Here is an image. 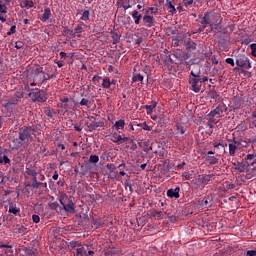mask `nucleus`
Segmentation results:
<instances>
[{
	"label": "nucleus",
	"instance_id": "29",
	"mask_svg": "<svg viewBox=\"0 0 256 256\" xmlns=\"http://www.w3.org/2000/svg\"><path fill=\"white\" fill-rule=\"evenodd\" d=\"M240 42L242 45H249V43H253V39L251 36H242Z\"/></svg>",
	"mask_w": 256,
	"mask_h": 256
},
{
	"label": "nucleus",
	"instance_id": "50",
	"mask_svg": "<svg viewBox=\"0 0 256 256\" xmlns=\"http://www.w3.org/2000/svg\"><path fill=\"white\" fill-rule=\"evenodd\" d=\"M50 209H52V211H57V209L59 208V203L57 202H52L49 204Z\"/></svg>",
	"mask_w": 256,
	"mask_h": 256
},
{
	"label": "nucleus",
	"instance_id": "11",
	"mask_svg": "<svg viewBox=\"0 0 256 256\" xmlns=\"http://www.w3.org/2000/svg\"><path fill=\"white\" fill-rule=\"evenodd\" d=\"M180 191H181L180 187H176L175 189L171 188V189L167 190L166 195H167V197H170V199H179Z\"/></svg>",
	"mask_w": 256,
	"mask_h": 256
},
{
	"label": "nucleus",
	"instance_id": "1",
	"mask_svg": "<svg viewBox=\"0 0 256 256\" xmlns=\"http://www.w3.org/2000/svg\"><path fill=\"white\" fill-rule=\"evenodd\" d=\"M221 21L223 19L221 18V14L217 12H206L204 16L200 20V27L198 29L199 33H202L203 31H218L221 33L222 25Z\"/></svg>",
	"mask_w": 256,
	"mask_h": 256
},
{
	"label": "nucleus",
	"instance_id": "22",
	"mask_svg": "<svg viewBox=\"0 0 256 256\" xmlns=\"http://www.w3.org/2000/svg\"><path fill=\"white\" fill-rule=\"evenodd\" d=\"M221 113H223V108L217 106L214 110L210 111L207 117H215L216 115H221Z\"/></svg>",
	"mask_w": 256,
	"mask_h": 256
},
{
	"label": "nucleus",
	"instance_id": "42",
	"mask_svg": "<svg viewBox=\"0 0 256 256\" xmlns=\"http://www.w3.org/2000/svg\"><path fill=\"white\" fill-rule=\"evenodd\" d=\"M137 81H143V75L137 74L132 77V82L137 83Z\"/></svg>",
	"mask_w": 256,
	"mask_h": 256
},
{
	"label": "nucleus",
	"instance_id": "23",
	"mask_svg": "<svg viewBox=\"0 0 256 256\" xmlns=\"http://www.w3.org/2000/svg\"><path fill=\"white\" fill-rule=\"evenodd\" d=\"M89 26L85 25V24H78L75 27V31L76 33H85V31H89Z\"/></svg>",
	"mask_w": 256,
	"mask_h": 256
},
{
	"label": "nucleus",
	"instance_id": "6",
	"mask_svg": "<svg viewBox=\"0 0 256 256\" xmlns=\"http://www.w3.org/2000/svg\"><path fill=\"white\" fill-rule=\"evenodd\" d=\"M187 43V34L178 33L176 38L172 39L173 47H182Z\"/></svg>",
	"mask_w": 256,
	"mask_h": 256
},
{
	"label": "nucleus",
	"instance_id": "26",
	"mask_svg": "<svg viewBox=\"0 0 256 256\" xmlns=\"http://www.w3.org/2000/svg\"><path fill=\"white\" fill-rule=\"evenodd\" d=\"M45 115L49 118V119H53V117H55V115H57V112L55 111V109H51V108H46L44 110Z\"/></svg>",
	"mask_w": 256,
	"mask_h": 256
},
{
	"label": "nucleus",
	"instance_id": "25",
	"mask_svg": "<svg viewBox=\"0 0 256 256\" xmlns=\"http://www.w3.org/2000/svg\"><path fill=\"white\" fill-rule=\"evenodd\" d=\"M113 128L116 129V131H119V129H125V120L120 119L116 121Z\"/></svg>",
	"mask_w": 256,
	"mask_h": 256
},
{
	"label": "nucleus",
	"instance_id": "13",
	"mask_svg": "<svg viewBox=\"0 0 256 256\" xmlns=\"http://www.w3.org/2000/svg\"><path fill=\"white\" fill-rule=\"evenodd\" d=\"M165 7L170 15H177V8H175V5H173L171 0H166Z\"/></svg>",
	"mask_w": 256,
	"mask_h": 256
},
{
	"label": "nucleus",
	"instance_id": "55",
	"mask_svg": "<svg viewBox=\"0 0 256 256\" xmlns=\"http://www.w3.org/2000/svg\"><path fill=\"white\" fill-rule=\"evenodd\" d=\"M26 173H27V175H30L31 177H37V170H35V169H30Z\"/></svg>",
	"mask_w": 256,
	"mask_h": 256
},
{
	"label": "nucleus",
	"instance_id": "56",
	"mask_svg": "<svg viewBox=\"0 0 256 256\" xmlns=\"http://www.w3.org/2000/svg\"><path fill=\"white\" fill-rule=\"evenodd\" d=\"M219 147H223L225 149V147H227V143H214L215 149H219Z\"/></svg>",
	"mask_w": 256,
	"mask_h": 256
},
{
	"label": "nucleus",
	"instance_id": "53",
	"mask_svg": "<svg viewBox=\"0 0 256 256\" xmlns=\"http://www.w3.org/2000/svg\"><path fill=\"white\" fill-rule=\"evenodd\" d=\"M208 121L212 123V125H217L219 123V120L215 119V116H207Z\"/></svg>",
	"mask_w": 256,
	"mask_h": 256
},
{
	"label": "nucleus",
	"instance_id": "40",
	"mask_svg": "<svg viewBox=\"0 0 256 256\" xmlns=\"http://www.w3.org/2000/svg\"><path fill=\"white\" fill-rule=\"evenodd\" d=\"M59 107L60 109H64L65 110V113H67V111H69L72 107L71 104L68 103H65V104H59Z\"/></svg>",
	"mask_w": 256,
	"mask_h": 256
},
{
	"label": "nucleus",
	"instance_id": "41",
	"mask_svg": "<svg viewBox=\"0 0 256 256\" xmlns=\"http://www.w3.org/2000/svg\"><path fill=\"white\" fill-rule=\"evenodd\" d=\"M15 106H17V102H15V101L7 102L4 104V107L8 110L13 109V107H15Z\"/></svg>",
	"mask_w": 256,
	"mask_h": 256
},
{
	"label": "nucleus",
	"instance_id": "34",
	"mask_svg": "<svg viewBox=\"0 0 256 256\" xmlns=\"http://www.w3.org/2000/svg\"><path fill=\"white\" fill-rule=\"evenodd\" d=\"M24 253L26 256H37V249L32 250L31 248H25Z\"/></svg>",
	"mask_w": 256,
	"mask_h": 256
},
{
	"label": "nucleus",
	"instance_id": "9",
	"mask_svg": "<svg viewBox=\"0 0 256 256\" xmlns=\"http://www.w3.org/2000/svg\"><path fill=\"white\" fill-rule=\"evenodd\" d=\"M229 155L230 157H235V153H237V149H239V145L237 144V138H233L229 140Z\"/></svg>",
	"mask_w": 256,
	"mask_h": 256
},
{
	"label": "nucleus",
	"instance_id": "28",
	"mask_svg": "<svg viewBox=\"0 0 256 256\" xmlns=\"http://www.w3.org/2000/svg\"><path fill=\"white\" fill-rule=\"evenodd\" d=\"M11 163V159L5 154H0V164L1 165H9Z\"/></svg>",
	"mask_w": 256,
	"mask_h": 256
},
{
	"label": "nucleus",
	"instance_id": "16",
	"mask_svg": "<svg viewBox=\"0 0 256 256\" xmlns=\"http://www.w3.org/2000/svg\"><path fill=\"white\" fill-rule=\"evenodd\" d=\"M143 23H144L145 27H153V25L155 24V21L153 20L152 16L144 15Z\"/></svg>",
	"mask_w": 256,
	"mask_h": 256
},
{
	"label": "nucleus",
	"instance_id": "35",
	"mask_svg": "<svg viewBox=\"0 0 256 256\" xmlns=\"http://www.w3.org/2000/svg\"><path fill=\"white\" fill-rule=\"evenodd\" d=\"M81 245L82 244L79 241H71L69 243L68 247H69V249H74V251H75V249H78V247H80Z\"/></svg>",
	"mask_w": 256,
	"mask_h": 256
},
{
	"label": "nucleus",
	"instance_id": "24",
	"mask_svg": "<svg viewBox=\"0 0 256 256\" xmlns=\"http://www.w3.org/2000/svg\"><path fill=\"white\" fill-rule=\"evenodd\" d=\"M21 7H24L25 9H31L35 7V3L33 2V0H23Z\"/></svg>",
	"mask_w": 256,
	"mask_h": 256
},
{
	"label": "nucleus",
	"instance_id": "2",
	"mask_svg": "<svg viewBox=\"0 0 256 256\" xmlns=\"http://www.w3.org/2000/svg\"><path fill=\"white\" fill-rule=\"evenodd\" d=\"M35 131H37L35 127L31 126H23L22 128H20L19 139L21 140V142H18L19 145H23V141H26V139H28V141H33V135H35Z\"/></svg>",
	"mask_w": 256,
	"mask_h": 256
},
{
	"label": "nucleus",
	"instance_id": "18",
	"mask_svg": "<svg viewBox=\"0 0 256 256\" xmlns=\"http://www.w3.org/2000/svg\"><path fill=\"white\" fill-rule=\"evenodd\" d=\"M186 47V50L188 51H195L197 49V43L191 41V40H187L186 43L184 44Z\"/></svg>",
	"mask_w": 256,
	"mask_h": 256
},
{
	"label": "nucleus",
	"instance_id": "38",
	"mask_svg": "<svg viewBox=\"0 0 256 256\" xmlns=\"http://www.w3.org/2000/svg\"><path fill=\"white\" fill-rule=\"evenodd\" d=\"M91 15V12L89 10H85L82 13V17L80 18L81 21H89V17Z\"/></svg>",
	"mask_w": 256,
	"mask_h": 256
},
{
	"label": "nucleus",
	"instance_id": "7",
	"mask_svg": "<svg viewBox=\"0 0 256 256\" xmlns=\"http://www.w3.org/2000/svg\"><path fill=\"white\" fill-rule=\"evenodd\" d=\"M237 67H241L242 69H251V62L247 56H239L236 59Z\"/></svg>",
	"mask_w": 256,
	"mask_h": 256
},
{
	"label": "nucleus",
	"instance_id": "52",
	"mask_svg": "<svg viewBox=\"0 0 256 256\" xmlns=\"http://www.w3.org/2000/svg\"><path fill=\"white\" fill-rule=\"evenodd\" d=\"M182 178L184 181H191V174H189V172H184Z\"/></svg>",
	"mask_w": 256,
	"mask_h": 256
},
{
	"label": "nucleus",
	"instance_id": "45",
	"mask_svg": "<svg viewBox=\"0 0 256 256\" xmlns=\"http://www.w3.org/2000/svg\"><path fill=\"white\" fill-rule=\"evenodd\" d=\"M89 163H99V157L97 155H90Z\"/></svg>",
	"mask_w": 256,
	"mask_h": 256
},
{
	"label": "nucleus",
	"instance_id": "21",
	"mask_svg": "<svg viewBox=\"0 0 256 256\" xmlns=\"http://www.w3.org/2000/svg\"><path fill=\"white\" fill-rule=\"evenodd\" d=\"M87 249H85V245H81L80 247L75 249L74 256H84Z\"/></svg>",
	"mask_w": 256,
	"mask_h": 256
},
{
	"label": "nucleus",
	"instance_id": "19",
	"mask_svg": "<svg viewBox=\"0 0 256 256\" xmlns=\"http://www.w3.org/2000/svg\"><path fill=\"white\" fill-rule=\"evenodd\" d=\"M123 136L119 135V133L114 132L110 138V141L116 143V145H121V139Z\"/></svg>",
	"mask_w": 256,
	"mask_h": 256
},
{
	"label": "nucleus",
	"instance_id": "58",
	"mask_svg": "<svg viewBox=\"0 0 256 256\" xmlns=\"http://www.w3.org/2000/svg\"><path fill=\"white\" fill-rule=\"evenodd\" d=\"M92 81L95 85H97V83H99V81H101V76L99 75H94V77L92 78Z\"/></svg>",
	"mask_w": 256,
	"mask_h": 256
},
{
	"label": "nucleus",
	"instance_id": "60",
	"mask_svg": "<svg viewBox=\"0 0 256 256\" xmlns=\"http://www.w3.org/2000/svg\"><path fill=\"white\" fill-rule=\"evenodd\" d=\"M32 221L33 223H39V221H41V218L39 217V215H32Z\"/></svg>",
	"mask_w": 256,
	"mask_h": 256
},
{
	"label": "nucleus",
	"instance_id": "43",
	"mask_svg": "<svg viewBox=\"0 0 256 256\" xmlns=\"http://www.w3.org/2000/svg\"><path fill=\"white\" fill-rule=\"evenodd\" d=\"M43 75V78L42 80L40 81V84L43 85V83H47V81H49V79H53L51 76L45 74V73H42Z\"/></svg>",
	"mask_w": 256,
	"mask_h": 256
},
{
	"label": "nucleus",
	"instance_id": "39",
	"mask_svg": "<svg viewBox=\"0 0 256 256\" xmlns=\"http://www.w3.org/2000/svg\"><path fill=\"white\" fill-rule=\"evenodd\" d=\"M237 131H247V123L242 122L240 124L237 125L236 127Z\"/></svg>",
	"mask_w": 256,
	"mask_h": 256
},
{
	"label": "nucleus",
	"instance_id": "49",
	"mask_svg": "<svg viewBox=\"0 0 256 256\" xmlns=\"http://www.w3.org/2000/svg\"><path fill=\"white\" fill-rule=\"evenodd\" d=\"M177 131L180 132V135H185V133L187 132V129L184 128L182 125H178Z\"/></svg>",
	"mask_w": 256,
	"mask_h": 256
},
{
	"label": "nucleus",
	"instance_id": "57",
	"mask_svg": "<svg viewBox=\"0 0 256 256\" xmlns=\"http://www.w3.org/2000/svg\"><path fill=\"white\" fill-rule=\"evenodd\" d=\"M125 187H126V189H127V187H128L130 193H133V184H131V182L126 181V182H125Z\"/></svg>",
	"mask_w": 256,
	"mask_h": 256
},
{
	"label": "nucleus",
	"instance_id": "63",
	"mask_svg": "<svg viewBox=\"0 0 256 256\" xmlns=\"http://www.w3.org/2000/svg\"><path fill=\"white\" fill-rule=\"evenodd\" d=\"M183 5L185 7H189V6L193 5V0H183Z\"/></svg>",
	"mask_w": 256,
	"mask_h": 256
},
{
	"label": "nucleus",
	"instance_id": "44",
	"mask_svg": "<svg viewBox=\"0 0 256 256\" xmlns=\"http://www.w3.org/2000/svg\"><path fill=\"white\" fill-rule=\"evenodd\" d=\"M144 145H145V147H144L143 151L145 153H149V151H153V146H149V142L145 141Z\"/></svg>",
	"mask_w": 256,
	"mask_h": 256
},
{
	"label": "nucleus",
	"instance_id": "4",
	"mask_svg": "<svg viewBox=\"0 0 256 256\" xmlns=\"http://www.w3.org/2000/svg\"><path fill=\"white\" fill-rule=\"evenodd\" d=\"M190 75L192 76L189 81L191 85V90L194 91V93H199V91H201V82L199 81V77H201V72L195 74V72L191 71Z\"/></svg>",
	"mask_w": 256,
	"mask_h": 256
},
{
	"label": "nucleus",
	"instance_id": "14",
	"mask_svg": "<svg viewBox=\"0 0 256 256\" xmlns=\"http://www.w3.org/2000/svg\"><path fill=\"white\" fill-rule=\"evenodd\" d=\"M236 142H237V145H238V149H243V148H246L250 145L249 139L244 140L242 136L236 138Z\"/></svg>",
	"mask_w": 256,
	"mask_h": 256
},
{
	"label": "nucleus",
	"instance_id": "3",
	"mask_svg": "<svg viewBox=\"0 0 256 256\" xmlns=\"http://www.w3.org/2000/svg\"><path fill=\"white\" fill-rule=\"evenodd\" d=\"M59 201L62 209H64L66 213H75V203L71 198H69V196H67V194H62Z\"/></svg>",
	"mask_w": 256,
	"mask_h": 256
},
{
	"label": "nucleus",
	"instance_id": "12",
	"mask_svg": "<svg viewBox=\"0 0 256 256\" xmlns=\"http://www.w3.org/2000/svg\"><path fill=\"white\" fill-rule=\"evenodd\" d=\"M51 16V8L47 7L44 9V12L40 17V21H42V23H46V21H49L51 19Z\"/></svg>",
	"mask_w": 256,
	"mask_h": 256
},
{
	"label": "nucleus",
	"instance_id": "61",
	"mask_svg": "<svg viewBox=\"0 0 256 256\" xmlns=\"http://www.w3.org/2000/svg\"><path fill=\"white\" fill-rule=\"evenodd\" d=\"M41 187V182L37 181V182H32V188L33 189H40Z\"/></svg>",
	"mask_w": 256,
	"mask_h": 256
},
{
	"label": "nucleus",
	"instance_id": "48",
	"mask_svg": "<svg viewBox=\"0 0 256 256\" xmlns=\"http://www.w3.org/2000/svg\"><path fill=\"white\" fill-rule=\"evenodd\" d=\"M80 105L81 107H89V99L82 98V100L80 101Z\"/></svg>",
	"mask_w": 256,
	"mask_h": 256
},
{
	"label": "nucleus",
	"instance_id": "27",
	"mask_svg": "<svg viewBox=\"0 0 256 256\" xmlns=\"http://www.w3.org/2000/svg\"><path fill=\"white\" fill-rule=\"evenodd\" d=\"M215 177L214 174H208L203 176L202 178H199L200 183H203V185H207V183H209V181H211V178Z\"/></svg>",
	"mask_w": 256,
	"mask_h": 256
},
{
	"label": "nucleus",
	"instance_id": "31",
	"mask_svg": "<svg viewBox=\"0 0 256 256\" xmlns=\"http://www.w3.org/2000/svg\"><path fill=\"white\" fill-rule=\"evenodd\" d=\"M131 1L130 0H120V5L127 11V9H131Z\"/></svg>",
	"mask_w": 256,
	"mask_h": 256
},
{
	"label": "nucleus",
	"instance_id": "30",
	"mask_svg": "<svg viewBox=\"0 0 256 256\" xmlns=\"http://www.w3.org/2000/svg\"><path fill=\"white\" fill-rule=\"evenodd\" d=\"M103 89H110L111 88V78L105 77L102 81Z\"/></svg>",
	"mask_w": 256,
	"mask_h": 256
},
{
	"label": "nucleus",
	"instance_id": "20",
	"mask_svg": "<svg viewBox=\"0 0 256 256\" xmlns=\"http://www.w3.org/2000/svg\"><path fill=\"white\" fill-rule=\"evenodd\" d=\"M132 17L136 25H139V23L141 22V19H143V15H141V13H139V11L137 10L132 12Z\"/></svg>",
	"mask_w": 256,
	"mask_h": 256
},
{
	"label": "nucleus",
	"instance_id": "62",
	"mask_svg": "<svg viewBox=\"0 0 256 256\" xmlns=\"http://www.w3.org/2000/svg\"><path fill=\"white\" fill-rule=\"evenodd\" d=\"M106 168L108 170H110V172H113V171H115V164L109 163V164L106 165Z\"/></svg>",
	"mask_w": 256,
	"mask_h": 256
},
{
	"label": "nucleus",
	"instance_id": "46",
	"mask_svg": "<svg viewBox=\"0 0 256 256\" xmlns=\"http://www.w3.org/2000/svg\"><path fill=\"white\" fill-rule=\"evenodd\" d=\"M16 233L22 234L25 233V231H27V228H25V226H17L15 228Z\"/></svg>",
	"mask_w": 256,
	"mask_h": 256
},
{
	"label": "nucleus",
	"instance_id": "33",
	"mask_svg": "<svg viewBox=\"0 0 256 256\" xmlns=\"http://www.w3.org/2000/svg\"><path fill=\"white\" fill-rule=\"evenodd\" d=\"M111 37L113 39V45H117V43L121 41V34L119 33H111Z\"/></svg>",
	"mask_w": 256,
	"mask_h": 256
},
{
	"label": "nucleus",
	"instance_id": "17",
	"mask_svg": "<svg viewBox=\"0 0 256 256\" xmlns=\"http://www.w3.org/2000/svg\"><path fill=\"white\" fill-rule=\"evenodd\" d=\"M157 107V101L152 100L151 105H145L144 109L146 110L147 115H151L153 113V110Z\"/></svg>",
	"mask_w": 256,
	"mask_h": 256
},
{
	"label": "nucleus",
	"instance_id": "54",
	"mask_svg": "<svg viewBox=\"0 0 256 256\" xmlns=\"http://www.w3.org/2000/svg\"><path fill=\"white\" fill-rule=\"evenodd\" d=\"M0 13L5 15L7 13V6L5 4L0 3Z\"/></svg>",
	"mask_w": 256,
	"mask_h": 256
},
{
	"label": "nucleus",
	"instance_id": "10",
	"mask_svg": "<svg viewBox=\"0 0 256 256\" xmlns=\"http://www.w3.org/2000/svg\"><path fill=\"white\" fill-rule=\"evenodd\" d=\"M215 155L214 151H208L207 154L204 156V159L209 165H217L219 163V158L212 156Z\"/></svg>",
	"mask_w": 256,
	"mask_h": 256
},
{
	"label": "nucleus",
	"instance_id": "59",
	"mask_svg": "<svg viewBox=\"0 0 256 256\" xmlns=\"http://www.w3.org/2000/svg\"><path fill=\"white\" fill-rule=\"evenodd\" d=\"M225 61L228 65H231V67H235V60H233V58H226Z\"/></svg>",
	"mask_w": 256,
	"mask_h": 256
},
{
	"label": "nucleus",
	"instance_id": "8",
	"mask_svg": "<svg viewBox=\"0 0 256 256\" xmlns=\"http://www.w3.org/2000/svg\"><path fill=\"white\" fill-rule=\"evenodd\" d=\"M43 73L48 75V77L55 79L57 77V66L49 64L45 67Z\"/></svg>",
	"mask_w": 256,
	"mask_h": 256
},
{
	"label": "nucleus",
	"instance_id": "64",
	"mask_svg": "<svg viewBox=\"0 0 256 256\" xmlns=\"http://www.w3.org/2000/svg\"><path fill=\"white\" fill-rule=\"evenodd\" d=\"M246 255H247V256H256V250H248V251L246 252Z\"/></svg>",
	"mask_w": 256,
	"mask_h": 256
},
{
	"label": "nucleus",
	"instance_id": "36",
	"mask_svg": "<svg viewBox=\"0 0 256 256\" xmlns=\"http://www.w3.org/2000/svg\"><path fill=\"white\" fill-rule=\"evenodd\" d=\"M246 159L248 161V165H255L256 155L248 154Z\"/></svg>",
	"mask_w": 256,
	"mask_h": 256
},
{
	"label": "nucleus",
	"instance_id": "5",
	"mask_svg": "<svg viewBox=\"0 0 256 256\" xmlns=\"http://www.w3.org/2000/svg\"><path fill=\"white\" fill-rule=\"evenodd\" d=\"M29 97H31L32 101L34 102L45 103L47 101V92H45L44 90L30 92Z\"/></svg>",
	"mask_w": 256,
	"mask_h": 256
},
{
	"label": "nucleus",
	"instance_id": "47",
	"mask_svg": "<svg viewBox=\"0 0 256 256\" xmlns=\"http://www.w3.org/2000/svg\"><path fill=\"white\" fill-rule=\"evenodd\" d=\"M34 73H36V75H39L41 73L43 74L44 73V68L38 65V66L35 67Z\"/></svg>",
	"mask_w": 256,
	"mask_h": 256
},
{
	"label": "nucleus",
	"instance_id": "32",
	"mask_svg": "<svg viewBox=\"0 0 256 256\" xmlns=\"http://www.w3.org/2000/svg\"><path fill=\"white\" fill-rule=\"evenodd\" d=\"M8 212L12 213L13 215H17V213H21V209L17 206L10 205Z\"/></svg>",
	"mask_w": 256,
	"mask_h": 256
},
{
	"label": "nucleus",
	"instance_id": "51",
	"mask_svg": "<svg viewBox=\"0 0 256 256\" xmlns=\"http://www.w3.org/2000/svg\"><path fill=\"white\" fill-rule=\"evenodd\" d=\"M252 57H256V43L250 45Z\"/></svg>",
	"mask_w": 256,
	"mask_h": 256
},
{
	"label": "nucleus",
	"instance_id": "37",
	"mask_svg": "<svg viewBox=\"0 0 256 256\" xmlns=\"http://www.w3.org/2000/svg\"><path fill=\"white\" fill-rule=\"evenodd\" d=\"M89 121L92 122V124H94V126L96 127V129L98 127H101V121H97V118L93 117V116H90L88 117Z\"/></svg>",
	"mask_w": 256,
	"mask_h": 256
},
{
	"label": "nucleus",
	"instance_id": "15",
	"mask_svg": "<svg viewBox=\"0 0 256 256\" xmlns=\"http://www.w3.org/2000/svg\"><path fill=\"white\" fill-rule=\"evenodd\" d=\"M174 57L180 61H187V59H190L191 54H189V52H176Z\"/></svg>",
	"mask_w": 256,
	"mask_h": 256
}]
</instances>
